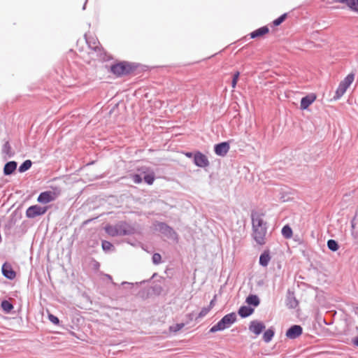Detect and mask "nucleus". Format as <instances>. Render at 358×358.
<instances>
[{
    "mask_svg": "<svg viewBox=\"0 0 358 358\" xmlns=\"http://www.w3.org/2000/svg\"><path fill=\"white\" fill-rule=\"evenodd\" d=\"M265 328L264 323L257 320L252 321L249 325V330L257 336L259 335Z\"/></svg>",
    "mask_w": 358,
    "mask_h": 358,
    "instance_id": "9b49d317",
    "label": "nucleus"
},
{
    "mask_svg": "<svg viewBox=\"0 0 358 358\" xmlns=\"http://www.w3.org/2000/svg\"><path fill=\"white\" fill-rule=\"evenodd\" d=\"M101 245L103 250L106 252L110 251L113 248V244L107 241H103Z\"/></svg>",
    "mask_w": 358,
    "mask_h": 358,
    "instance_id": "c756f323",
    "label": "nucleus"
},
{
    "mask_svg": "<svg viewBox=\"0 0 358 358\" xmlns=\"http://www.w3.org/2000/svg\"><path fill=\"white\" fill-rule=\"evenodd\" d=\"M143 179L147 184L152 185L155 180L154 173H150L145 175Z\"/></svg>",
    "mask_w": 358,
    "mask_h": 358,
    "instance_id": "c85d7f7f",
    "label": "nucleus"
},
{
    "mask_svg": "<svg viewBox=\"0 0 358 358\" xmlns=\"http://www.w3.org/2000/svg\"><path fill=\"white\" fill-rule=\"evenodd\" d=\"M236 321V315L235 313H231L224 315L216 324L213 326L210 333H215L218 331H222L230 327Z\"/></svg>",
    "mask_w": 358,
    "mask_h": 358,
    "instance_id": "f03ea898",
    "label": "nucleus"
},
{
    "mask_svg": "<svg viewBox=\"0 0 358 358\" xmlns=\"http://www.w3.org/2000/svg\"><path fill=\"white\" fill-rule=\"evenodd\" d=\"M1 306L3 310L6 313H9L13 308V304L7 300L2 301Z\"/></svg>",
    "mask_w": 358,
    "mask_h": 358,
    "instance_id": "b1692460",
    "label": "nucleus"
},
{
    "mask_svg": "<svg viewBox=\"0 0 358 358\" xmlns=\"http://www.w3.org/2000/svg\"><path fill=\"white\" fill-rule=\"evenodd\" d=\"M215 296H214V299L211 300L210 302V304L208 307H210V309L214 306L215 305Z\"/></svg>",
    "mask_w": 358,
    "mask_h": 358,
    "instance_id": "ea45409f",
    "label": "nucleus"
},
{
    "mask_svg": "<svg viewBox=\"0 0 358 358\" xmlns=\"http://www.w3.org/2000/svg\"><path fill=\"white\" fill-rule=\"evenodd\" d=\"M1 270L3 275L9 280H13L16 276V273L12 268V266L8 263L3 264Z\"/></svg>",
    "mask_w": 358,
    "mask_h": 358,
    "instance_id": "ddd939ff",
    "label": "nucleus"
},
{
    "mask_svg": "<svg viewBox=\"0 0 358 358\" xmlns=\"http://www.w3.org/2000/svg\"><path fill=\"white\" fill-rule=\"evenodd\" d=\"M186 155H187V157H191L192 156V153H191V152H188V153H187V154H186Z\"/></svg>",
    "mask_w": 358,
    "mask_h": 358,
    "instance_id": "37998d69",
    "label": "nucleus"
},
{
    "mask_svg": "<svg viewBox=\"0 0 358 358\" xmlns=\"http://www.w3.org/2000/svg\"><path fill=\"white\" fill-rule=\"evenodd\" d=\"M353 344L356 346H358V336L353 340Z\"/></svg>",
    "mask_w": 358,
    "mask_h": 358,
    "instance_id": "a19ab883",
    "label": "nucleus"
},
{
    "mask_svg": "<svg viewBox=\"0 0 358 358\" xmlns=\"http://www.w3.org/2000/svg\"><path fill=\"white\" fill-rule=\"evenodd\" d=\"M113 285H114L115 286H117V285L115 282H113ZM118 287H120V286L118 285Z\"/></svg>",
    "mask_w": 358,
    "mask_h": 358,
    "instance_id": "c03bdc74",
    "label": "nucleus"
},
{
    "mask_svg": "<svg viewBox=\"0 0 358 358\" xmlns=\"http://www.w3.org/2000/svg\"><path fill=\"white\" fill-rule=\"evenodd\" d=\"M32 162L31 160H25L19 167V172L23 173L29 170L31 166Z\"/></svg>",
    "mask_w": 358,
    "mask_h": 358,
    "instance_id": "393cba45",
    "label": "nucleus"
},
{
    "mask_svg": "<svg viewBox=\"0 0 358 358\" xmlns=\"http://www.w3.org/2000/svg\"><path fill=\"white\" fill-rule=\"evenodd\" d=\"M2 154L4 155L5 159H6L8 157H11V148L8 142H6L3 145Z\"/></svg>",
    "mask_w": 358,
    "mask_h": 358,
    "instance_id": "412c9836",
    "label": "nucleus"
},
{
    "mask_svg": "<svg viewBox=\"0 0 358 358\" xmlns=\"http://www.w3.org/2000/svg\"><path fill=\"white\" fill-rule=\"evenodd\" d=\"M152 262L155 264H159L161 262L162 257L159 253H155L152 255Z\"/></svg>",
    "mask_w": 358,
    "mask_h": 358,
    "instance_id": "72a5a7b5",
    "label": "nucleus"
},
{
    "mask_svg": "<svg viewBox=\"0 0 358 358\" xmlns=\"http://www.w3.org/2000/svg\"><path fill=\"white\" fill-rule=\"evenodd\" d=\"M347 89L348 88L346 87H345L341 83H340L336 91V94L334 96V99H338L341 98L345 94Z\"/></svg>",
    "mask_w": 358,
    "mask_h": 358,
    "instance_id": "5701e85b",
    "label": "nucleus"
},
{
    "mask_svg": "<svg viewBox=\"0 0 358 358\" xmlns=\"http://www.w3.org/2000/svg\"><path fill=\"white\" fill-rule=\"evenodd\" d=\"M281 232L285 238H290L292 236V229L289 225L284 226Z\"/></svg>",
    "mask_w": 358,
    "mask_h": 358,
    "instance_id": "a878e982",
    "label": "nucleus"
},
{
    "mask_svg": "<svg viewBox=\"0 0 358 358\" xmlns=\"http://www.w3.org/2000/svg\"><path fill=\"white\" fill-rule=\"evenodd\" d=\"M254 312V309L249 306H241L238 310V314L241 317H247Z\"/></svg>",
    "mask_w": 358,
    "mask_h": 358,
    "instance_id": "f3484780",
    "label": "nucleus"
},
{
    "mask_svg": "<svg viewBox=\"0 0 358 358\" xmlns=\"http://www.w3.org/2000/svg\"><path fill=\"white\" fill-rule=\"evenodd\" d=\"M48 210V207H42L38 205H34L29 207L26 210V216L28 218H34L39 215H44Z\"/></svg>",
    "mask_w": 358,
    "mask_h": 358,
    "instance_id": "39448f33",
    "label": "nucleus"
},
{
    "mask_svg": "<svg viewBox=\"0 0 358 358\" xmlns=\"http://www.w3.org/2000/svg\"><path fill=\"white\" fill-rule=\"evenodd\" d=\"M87 42L89 43V45L91 48L94 49V50H96L98 48V43L95 39L92 38V41H89L87 39Z\"/></svg>",
    "mask_w": 358,
    "mask_h": 358,
    "instance_id": "f704fd0d",
    "label": "nucleus"
},
{
    "mask_svg": "<svg viewBox=\"0 0 358 358\" xmlns=\"http://www.w3.org/2000/svg\"><path fill=\"white\" fill-rule=\"evenodd\" d=\"M48 318L50 321L54 324H58L59 322V320L58 319V317L53 315H49Z\"/></svg>",
    "mask_w": 358,
    "mask_h": 358,
    "instance_id": "4c0bfd02",
    "label": "nucleus"
},
{
    "mask_svg": "<svg viewBox=\"0 0 358 358\" xmlns=\"http://www.w3.org/2000/svg\"><path fill=\"white\" fill-rule=\"evenodd\" d=\"M185 326L184 323L176 324L175 325L170 326L169 330L172 332H177L182 329Z\"/></svg>",
    "mask_w": 358,
    "mask_h": 358,
    "instance_id": "7c9ffc66",
    "label": "nucleus"
},
{
    "mask_svg": "<svg viewBox=\"0 0 358 358\" xmlns=\"http://www.w3.org/2000/svg\"><path fill=\"white\" fill-rule=\"evenodd\" d=\"M210 310V307H204L201 309L200 313H199L197 318H202L206 316L209 311Z\"/></svg>",
    "mask_w": 358,
    "mask_h": 358,
    "instance_id": "2f4dec72",
    "label": "nucleus"
},
{
    "mask_svg": "<svg viewBox=\"0 0 358 358\" xmlns=\"http://www.w3.org/2000/svg\"><path fill=\"white\" fill-rule=\"evenodd\" d=\"M299 304L294 292H288L286 298V305L289 308H296Z\"/></svg>",
    "mask_w": 358,
    "mask_h": 358,
    "instance_id": "4468645a",
    "label": "nucleus"
},
{
    "mask_svg": "<svg viewBox=\"0 0 358 358\" xmlns=\"http://www.w3.org/2000/svg\"><path fill=\"white\" fill-rule=\"evenodd\" d=\"M274 336V331L273 329H268L263 334V339L266 343H268L271 341Z\"/></svg>",
    "mask_w": 358,
    "mask_h": 358,
    "instance_id": "4be33fe9",
    "label": "nucleus"
},
{
    "mask_svg": "<svg viewBox=\"0 0 358 358\" xmlns=\"http://www.w3.org/2000/svg\"><path fill=\"white\" fill-rule=\"evenodd\" d=\"M239 72H236L233 76V79L231 82V86L233 88L236 87V83L238 82V78H239Z\"/></svg>",
    "mask_w": 358,
    "mask_h": 358,
    "instance_id": "c9c22d12",
    "label": "nucleus"
},
{
    "mask_svg": "<svg viewBox=\"0 0 358 358\" xmlns=\"http://www.w3.org/2000/svg\"><path fill=\"white\" fill-rule=\"evenodd\" d=\"M327 247L330 250L335 252L338 249V244L336 241L330 239L327 241Z\"/></svg>",
    "mask_w": 358,
    "mask_h": 358,
    "instance_id": "cd10ccee",
    "label": "nucleus"
},
{
    "mask_svg": "<svg viewBox=\"0 0 358 358\" xmlns=\"http://www.w3.org/2000/svg\"><path fill=\"white\" fill-rule=\"evenodd\" d=\"M229 148L230 146L229 143L222 142L215 145L214 151L217 155L224 157L229 152Z\"/></svg>",
    "mask_w": 358,
    "mask_h": 358,
    "instance_id": "9d476101",
    "label": "nucleus"
},
{
    "mask_svg": "<svg viewBox=\"0 0 358 358\" xmlns=\"http://www.w3.org/2000/svg\"><path fill=\"white\" fill-rule=\"evenodd\" d=\"M56 199V194L52 191L41 192L38 196L37 201L43 204L48 203Z\"/></svg>",
    "mask_w": 358,
    "mask_h": 358,
    "instance_id": "423d86ee",
    "label": "nucleus"
},
{
    "mask_svg": "<svg viewBox=\"0 0 358 358\" xmlns=\"http://www.w3.org/2000/svg\"><path fill=\"white\" fill-rule=\"evenodd\" d=\"M316 99V96L314 94H310L301 100L300 108L301 110L307 109Z\"/></svg>",
    "mask_w": 358,
    "mask_h": 358,
    "instance_id": "f8f14e48",
    "label": "nucleus"
},
{
    "mask_svg": "<svg viewBox=\"0 0 358 358\" xmlns=\"http://www.w3.org/2000/svg\"><path fill=\"white\" fill-rule=\"evenodd\" d=\"M121 285L123 286L125 289H130L133 287L134 284L129 282H122Z\"/></svg>",
    "mask_w": 358,
    "mask_h": 358,
    "instance_id": "58836bf2",
    "label": "nucleus"
},
{
    "mask_svg": "<svg viewBox=\"0 0 358 358\" xmlns=\"http://www.w3.org/2000/svg\"><path fill=\"white\" fill-rule=\"evenodd\" d=\"M286 17H287L286 13L282 15L281 16H280L279 17H278L273 22V24L275 26L280 25L285 20Z\"/></svg>",
    "mask_w": 358,
    "mask_h": 358,
    "instance_id": "473e14b6",
    "label": "nucleus"
},
{
    "mask_svg": "<svg viewBox=\"0 0 358 358\" xmlns=\"http://www.w3.org/2000/svg\"><path fill=\"white\" fill-rule=\"evenodd\" d=\"M355 78V76L352 73L348 75L345 79L341 83L343 85L346 87L347 88L352 84Z\"/></svg>",
    "mask_w": 358,
    "mask_h": 358,
    "instance_id": "bb28decb",
    "label": "nucleus"
},
{
    "mask_svg": "<svg viewBox=\"0 0 358 358\" xmlns=\"http://www.w3.org/2000/svg\"><path fill=\"white\" fill-rule=\"evenodd\" d=\"M108 278L111 279V276L110 275H108Z\"/></svg>",
    "mask_w": 358,
    "mask_h": 358,
    "instance_id": "a18cd8bd",
    "label": "nucleus"
},
{
    "mask_svg": "<svg viewBox=\"0 0 358 358\" xmlns=\"http://www.w3.org/2000/svg\"><path fill=\"white\" fill-rule=\"evenodd\" d=\"M252 236L259 245L265 244V237L267 231L266 223L261 215L257 213H252Z\"/></svg>",
    "mask_w": 358,
    "mask_h": 358,
    "instance_id": "f257e3e1",
    "label": "nucleus"
},
{
    "mask_svg": "<svg viewBox=\"0 0 358 358\" xmlns=\"http://www.w3.org/2000/svg\"><path fill=\"white\" fill-rule=\"evenodd\" d=\"M155 228L157 231H160L161 233L165 234L169 237H173V235H175V231H173V229L164 222L156 223Z\"/></svg>",
    "mask_w": 358,
    "mask_h": 358,
    "instance_id": "1a4fd4ad",
    "label": "nucleus"
},
{
    "mask_svg": "<svg viewBox=\"0 0 358 358\" xmlns=\"http://www.w3.org/2000/svg\"><path fill=\"white\" fill-rule=\"evenodd\" d=\"M17 162L15 161H10L7 162L3 168V173L6 176L12 174L17 168Z\"/></svg>",
    "mask_w": 358,
    "mask_h": 358,
    "instance_id": "dca6fc26",
    "label": "nucleus"
},
{
    "mask_svg": "<svg viewBox=\"0 0 358 358\" xmlns=\"http://www.w3.org/2000/svg\"><path fill=\"white\" fill-rule=\"evenodd\" d=\"M271 257L268 252H264L260 255L259 257V264L262 266H267L269 262H270Z\"/></svg>",
    "mask_w": 358,
    "mask_h": 358,
    "instance_id": "aec40b11",
    "label": "nucleus"
},
{
    "mask_svg": "<svg viewBox=\"0 0 358 358\" xmlns=\"http://www.w3.org/2000/svg\"><path fill=\"white\" fill-rule=\"evenodd\" d=\"M87 2V0H86V1H85V3H84V5H83V10H85V9Z\"/></svg>",
    "mask_w": 358,
    "mask_h": 358,
    "instance_id": "79ce46f5",
    "label": "nucleus"
},
{
    "mask_svg": "<svg viewBox=\"0 0 358 358\" xmlns=\"http://www.w3.org/2000/svg\"><path fill=\"white\" fill-rule=\"evenodd\" d=\"M131 179L134 183L138 184L142 182V178L138 174H134L131 176Z\"/></svg>",
    "mask_w": 358,
    "mask_h": 358,
    "instance_id": "e433bc0d",
    "label": "nucleus"
},
{
    "mask_svg": "<svg viewBox=\"0 0 358 358\" xmlns=\"http://www.w3.org/2000/svg\"><path fill=\"white\" fill-rule=\"evenodd\" d=\"M336 2L345 4L350 10L358 13V0H336Z\"/></svg>",
    "mask_w": 358,
    "mask_h": 358,
    "instance_id": "2eb2a0df",
    "label": "nucleus"
},
{
    "mask_svg": "<svg viewBox=\"0 0 358 358\" xmlns=\"http://www.w3.org/2000/svg\"><path fill=\"white\" fill-rule=\"evenodd\" d=\"M194 162L196 166L201 168L207 167L209 165L208 157L200 152L194 154Z\"/></svg>",
    "mask_w": 358,
    "mask_h": 358,
    "instance_id": "0eeeda50",
    "label": "nucleus"
},
{
    "mask_svg": "<svg viewBox=\"0 0 358 358\" xmlns=\"http://www.w3.org/2000/svg\"><path fill=\"white\" fill-rule=\"evenodd\" d=\"M303 329L300 325L294 324L289 328L286 336L289 339H295L302 334Z\"/></svg>",
    "mask_w": 358,
    "mask_h": 358,
    "instance_id": "6e6552de",
    "label": "nucleus"
},
{
    "mask_svg": "<svg viewBox=\"0 0 358 358\" xmlns=\"http://www.w3.org/2000/svg\"><path fill=\"white\" fill-rule=\"evenodd\" d=\"M110 70L117 76H121L129 73L131 71V66L127 62H123L112 65Z\"/></svg>",
    "mask_w": 358,
    "mask_h": 358,
    "instance_id": "20e7f679",
    "label": "nucleus"
},
{
    "mask_svg": "<svg viewBox=\"0 0 358 358\" xmlns=\"http://www.w3.org/2000/svg\"><path fill=\"white\" fill-rule=\"evenodd\" d=\"M106 232L111 236H125L130 233L129 226L124 222L115 225H108L105 227Z\"/></svg>",
    "mask_w": 358,
    "mask_h": 358,
    "instance_id": "7ed1b4c3",
    "label": "nucleus"
},
{
    "mask_svg": "<svg viewBox=\"0 0 358 358\" xmlns=\"http://www.w3.org/2000/svg\"><path fill=\"white\" fill-rule=\"evenodd\" d=\"M268 32V28L266 26L262 27L252 33H250V37L255 38L257 37L262 36Z\"/></svg>",
    "mask_w": 358,
    "mask_h": 358,
    "instance_id": "a211bd4d",
    "label": "nucleus"
},
{
    "mask_svg": "<svg viewBox=\"0 0 358 358\" xmlns=\"http://www.w3.org/2000/svg\"><path fill=\"white\" fill-rule=\"evenodd\" d=\"M246 303L254 306H259L260 301L259 297L255 294H250L246 298Z\"/></svg>",
    "mask_w": 358,
    "mask_h": 358,
    "instance_id": "6ab92c4d",
    "label": "nucleus"
}]
</instances>
